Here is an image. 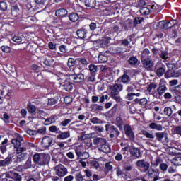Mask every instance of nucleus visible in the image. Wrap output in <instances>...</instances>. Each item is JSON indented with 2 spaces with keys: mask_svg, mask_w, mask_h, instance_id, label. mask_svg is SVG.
Segmentation results:
<instances>
[{
  "mask_svg": "<svg viewBox=\"0 0 181 181\" xmlns=\"http://www.w3.org/2000/svg\"><path fill=\"white\" fill-rule=\"evenodd\" d=\"M49 131L50 132H57L58 131H59V129L57 128V127L53 125V126L49 127Z\"/></svg>",
  "mask_w": 181,
  "mask_h": 181,
  "instance_id": "obj_56",
  "label": "nucleus"
},
{
  "mask_svg": "<svg viewBox=\"0 0 181 181\" xmlns=\"http://www.w3.org/2000/svg\"><path fill=\"white\" fill-rule=\"evenodd\" d=\"M3 118L4 119L5 124H9V118L11 117H9V115H8V113H5L3 115Z\"/></svg>",
  "mask_w": 181,
  "mask_h": 181,
  "instance_id": "obj_61",
  "label": "nucleus"
},
{
  "mask_svg": "<svg viewBox=\"0 0 181 181\" xmlns=\"http://www.w3.org/2000/svg\"><path fill=\"white\" fill-rule=\"evenodd\" d=\"M158 26L160 29H166V21H161L158 23Z\"/></svg>",
  "mask_w": 181,
  "mask_h": 181,
  "instance_id": "obj_52",
  "label": "nucleus"
},
{
  "mask_svg": "<svg viewBox=\"0 0 181 181\" xmlns=\"http://www.w3.org/2000/svg\"><path fill=\"white\" fill-rule=\"evenodd\" d=\"M54 170L56 172V175H57V176L59 177H64V176L67 175V168H66V167L62 164L57 165L54 168Z\"/></svg>",
  "mask_w": 181,
  "mask_h": 181,
  "instance_id": "obj_4",
  "label": "nucleus"
},
{
  "mask_svg": "<svg viewBox=\"0 0 181 181\" xmlns=\"http://www.w3.org/2000/svg\"><path fill=\"white\" fill-rule=\"evenodd\" d=\"M57 138V139H67V138H70V132H59Z\"/></svg>",
  "mask_w": 181,
  "mask_h": 181,
  "instance_id": "obj_23",
  "label": "nucleus"
},
{
  "mask_svg": "<svg viewBox=\"0 0 181 181\" xmlns=\"http://www.w3.org/2000/svg\"><path fill=\"white\" fill-rule=\"evenodd\" d=\"M90 165L95 168V169H98V168H100V163H98L96 160L91 161Z\"/></svg>",
  "mask_w": 181,
  "mask_h": 181,
  "instance_id": "obj_55",
  "label": "nucleus"
},
{
  "mask_svg": "<svg viewBox=\"0 0 181 181\" xmlns=\"http://www.w3.org/2000/svg\"><path fill=\"white\" fill-rule=\"evenodd\" d=\"M128 62L130 66H136L138 64V58L136 57H131Z\"/></svg>",
  "mask_w": 181,
  "mask_h": 181,
  "instance_id": "obj_33",
  "label": "nucleus"
},
{
  "mask_svg": "<svg viewBox=\"0 0 181 181\" xmlns=\"http://www.w3.org/2000/svg\"><path fill=\"white\" fill-rule=\"evenodd\" d=\"M139 11L141 15H146V16L149 15V13H151V10H149L148 7H141Z\"/></svg>",
  "mask_w": 181,
  "mask_h": 181,
  "instance_id": "obj_38",
  "label": "nucleus"
},
{
  "mask_svg": "<svg viewBox=\"0 0 181 181\" xmlns=\"http://www.w3.org/2000/svg\"><path fill=\"white\" fill-rule=\"evenodd\" d=\"M42 143L45 148H49V146H52V144H53V139L51 137H45L42 139Z\"/></svg>",
  "mask_w": 181,
  "mask_h": 181,
  "instance_id": "obj_22",
  "label": "nucleus"
},
{
  "mask_svg": "<svg viewBox=\"0 0 181 181\" xmlns=\"http://www.w3.org/2000/svg\"><path fill=\"white\" fill-rule=\"evenodd\" d=\"M130 153L132 156L134 158H141V150L138 148L133 147L130 149Z\"/></svg>",
  "mask_w": 181,
  "mask_h": 181,
  "instance_id": "obj_19",
  "label": "nucleus"
},
{
  "mask_svg": "<svg viewBox=\"0 0 181 181\" xmlns=\"http://www.w3.org/2000/svg\"><path fill=\"white\" fill-rule=\"evenodd\" d=\"M68 13L69 12L67 11V10L64 8L58 9L55 12L56 16H58L59 18H64V16H67Z\"/></svg>",
  "mask_w": 181,
  "mask_h": 181,
  "instance_id": "obj_21",
  "label": "nucleus"
},
{
  "mask_svg": "<svg viewBox=\"0 0 181 181\" xmlns=\"http://www.w3.org/2000/svg\"><path fill=\"white\" fill-rule=\"evenodd\" d=\"M93 144L94 145H97L98 149H100L102 146H104L105 144H107V140L101 137H97L93 139Z\"/></svg>",
  "mask_w": 181,
  "mask_h": 181,
  "instance_id": "obj_15",
  "label": "nucleus"
},
{
  "mask_svg": "<svg viewBox=\"0 0 181 181\" xmlns=\"http://www.w3.org/2000/svg\"><path fill=\"white\" fill-rule=\"evenodd\" d=\"M105 175H108V173L110 172V170H112V166L111 165V163H105Z\"/></svg>",
  "mask_w": 181,
  "mask_h": 181,
  "instance_id": "obj_45",
  "label": "nucleus"
},
{
  "mask_svg": "<svg viewBox=\"0 0 181 181\" xmlns=\"http://www.w3.org/2000/svg\"><path fill=\"white\" fill-rule=\"evenodd\" d=\"M173 163L176 166H181V157L177 156L173 158Z\"/></svg>",
  "mask_w": 181,
  "mask_h": 181,
  "instance_id": "obj_43",
  "label": "nucleus"
},
{
  "mask_svg": "<svg viewBox=\"0 0 181 181\" xmlns=\"http://www.w3.org/2000/svg\"><path fill=\"white\" fill-rule=\"evenodd\" d=\"M141 95V93H128L126 98L131 101L132 100H134V97H139Z\"/></svg>",
  "mask_w": 181,
  "mask_h": 181,
  "instance_id": "obj_31",
  "label": "nucleus"
},
{
  "mask_svg": "<svg viewBox=\"0 0 181 181\" xmlns=\"http://www.w3.org/2000/svg\"><path fill=\"white\" fill-rule=\"evenodd\" d=\"M0 10L3 11H8V5L4 1L0 2Z\"/></svg>",
  "mask_w": 181,
  "mask_h": 181,
  "instance_id": "obj_49",
  "label": "nucleus"
},
{
  "mask_svg": "<svg viewBox=\"0 0 181 181\" xmlns=\"http://www.w3.org/2000/svg\"><path fill=\"white\" fill-rule=\"evenodd\" d=\"M93 110H95V111H98V112L104 111V106H103V105H100L98 104H95V105H93Z\"/></svg>",
  "mask_w": 181,
  "mask_h": 181,
  "instance_id": "obj_46",
  "label": "nucleus"
},
{
  "mask_svg": "<svg viewBox=\"0 0 181 181\" xmlns=\"http://www.w3.org/2000/svg\"><path fill=\"white\" fill-rule=\"evenodd\" d=\"M78 62H79L81 64H83V66L88 65V61H87V59H86L85 58H78Z\"/></svg>",
  "mask_w": 181,
  "mask_h": 181,
  "instance_id": "obj_51",
  "label": "nucleus"
},
{
  "mask_svg": "<svg viewBox=\"0 0 181 181\" xmlns=\"http://www.w3.org/2000/svg\"><path fill=\"white\" fill-rule=\"evenodd\" d=\"M174 132H175V134H177V135H180L181 136V126L175 127Z\"/></svg>",
  "mask_w": 181,
  "mask_h": 181,
  "instance_id": "obj_62",
  "label": "nucleus"
},
{
  "mask_svg": "<svg viewBox=\"0 0 181 181\" xmlns=\"http://www.w3.org/2000/svg\"><path fill=\"white\" fill-rule=\"evenodd\" d=\"M75 65H76V60H74V59L73 58H69L68 59L67 66L69 67H74Z\"/></svg>",
  "mask_w": 181,
  "mask_h": 181,
  "instance_id": "obj_48",
  "label": "nucleus"
},
{
  "mask_svg": "<svg viewBox=\"0 0 181 181\" xmlns=\"http://www.w3.org/2000/svg\"><path fill=\"white\" fill-rule=\"evenodd\" d=\"M149 128L151 129H156L157 131H162L163 129V127L160 124H158L155 122H152L149 124Z\"/></svg>",
  "mask_w": 181,
  "mask_h": 181,
  "instance_id": "obj_26",
  "label": "nucleus"
},
{
  "mask_svg": "<svg viewBox=\"0 0 181 181\" xmlns=\"http://www.w3.org/2000/svg\"><path fill=\"white\" fill-rule=\"evenodd\" d=\"M85 6L90 8V9H97L98 5H97V0H86Z\"/></svg>",
  "mask_w": 181,
  "mask_h": 181,
  "instance_id": "obj_16",
  "label": "nucleus"
},
{
  "mask_svg": "<svg viewBox=\"0 0 181 181\" xmlns=\"http://www.w3.org/2000/svg\"><path fill=\"white\" fill-rule=\"evenodd\" d=\"M75 152L76 156H78V158L79 159H87V158H88V153L87 152H81V150L78 148L75 149Z\"/></svg>",
  "mask_w": 181,
  "mask_h": 181,
  "instance_id": "obj_17",
  "label": "nucleus"
},
{
  "mask_svg": "<svg viewBox=\"0 0 181 181\" xmlns=\"http://www.w3.org/2000/svg\"><path fill=\"white\" fill-rule=\"evenodd\" d=\"M43 64L50 67L53 64V59L52 58H44Z\"/></svg>",
  "mask_w": 181,
  "mask_h": 181,
  "instance_id": "obj_36",
  "label": "nucleus"
},
{
  "mask_svg": "<svg viewBox=\"0 0 181 181\" xmlns=\"http://www.w3.org/2000/svg\"><path fill=\"white\" fill-rule=\"evenodd\" d=\"M127 93H139V90L136 88L135 83H132V85H128L126 89Z\"/></svg>",
  "mask_w": 181,
  "mask_h": 181,
  "instance_id": "obj_25",
  "label": "nucleus"
},
{
  "mask_svg": "<svg viewBox=\"0 0 181 181\" xmlns=\"http://www.w3.org/2000/svg\"><path fill=\"white\" fill-rule=\"evenodd\" d=\"M76 34L79 39H86L87 37V30L86 29L78 30Z\"/></svg>",
  "mask_w": 181,
  "mask_h": 181,
  "instance_id": "obj_24",
  "label": "nucleus"
},
{
  "mask_svg": "<svg viewBox=\"0 0 181 181\" xmlns=\"http://www.w3.org/2000/svg\"><path fill=\"white\" fill-rule=\"evenodd\" d=\"M16 138L11 139V144L14 146V149L18 155L25 152L28 149V146L30 148H35V144L33 143H25L23 142V137L19 134H15Z\"/></svg>",
  "mask_w": 181,
  "mask_h": 181,
  "instance_id": "obj_1",
  "label": "nucleus"
},
{
  "mask_svg": "<svg viewBox=\"0 0 181 181\" xmlns=\"http://www.w3.org/2000/svg\"><path fill=\"white\" fill-rule=\"evenodd\" d=\"M149 49H144L141 57V60H144L146 59H149Z\"/></svg>",
  "mask_w": 181,
  "mask_h": 181,
  "instance_id": "obj_35",
  "label": "nucleus"
},
{
  "mask_svg": "<svg viewBox=\"0 0 181 181\" xmlns=\"http://www.w3.org/2000/svg\"><path fill=\"white\" fill-rule=\"evenodd\" d=\"M27 110L28 111V112H30V114H33V112H35V111H36V107H35V105L28 103L27 105Z\"/></svg>",
  "mask_w": 181,
  "mask_h": 181,
  "instance_id": "obj_39",
  "label": "nucleus"
},
{
  "mask_svg": "<svg viewBox=\"0 0 181 181\" xmlns=\"http://www.w3.org/2000/svg\"><path fill=\"white\" fill-rule=\"evenodd\" d=\"M1 49L4 53H9L11 52V48L8 46H1Z\"/></svg>",
  "mask_w": 181,
  "mask_h": 181,
  "instance_id": "obj_57",
  "label": "nucleus"
},
{
  "mask_svg": "<svg viewBox=\"0 0 181 181\" xmlns=\"http://www.w3.org/2000/svg\"><path fill=\"white\" fill-rule=\"evenodd\" d=\"M111 131L113 132V134H115L117 136H118L120 134L119 131H118V129L115 128V126L111 127Z\"/></svg>",
  "mask_w": 181,
  "mask_h": 181,
  "instance_id": "obj_58",
  "label": "nucleus"
},
{
  "mask_svg": "<svg viewBox=\"0 0 181 181\" xmlns=\"http://www.w3.org/2000/svg\"><path fill=\"white\" fill-rule=\"evenodd\" d=\"M90 122L92 124H104V121L98 119V117H93L90 119Z\"/></svg>",
  "mask_w": 181,
  "mask_h": 181,
  "instance_id": "obj_44",
  "label": "nucleus"
},
{
  "mask_svg": "<svg viewBox=\"0 0 181 181\" xmlns=\"http://www.w3.org/2000/svg\"><path fill=\"white\" fill-rule=\"evenodd\" d=\"M156 74L158 77H162L163 74H165V71H166V66L163 64H162L160 62H158L156 65Z\"/></svg>",
  "mask_w": 181,
  "mask_h": 181,
  "instance_id": "obj_9",
  "label": "nucleus"
},
{
  "mask_svg": "<svg viewBox=\"0 0 181 181\" xmlns=\"http://www.w3.org/2000/svg\"><path fill=\"white\" fill-rule=\"evenodd\" d=\"M164 76L165 78H170V77H173V78H177V77L181 76V72L180 71H173V69H168L165 73Z\"/></svg>",
  "mask_w": 181,
  "mask_h": 181,
  "instance_id": "obj_8",
  "label": "nucleus"
},
{
  "mask_svg": "<svg viewBox=\"0 0 181 181\" xmlns=\"http://www.w3.org/2000/svg\"><path fill=\"white\" fill-rule=\"evenodd\" d=\"M69 18L71 22H77L79 19L78 14H77V13H71L69 14Z\"/></svg>",
  "mask_w": 181,
  "mask_h": 181,
  "instance_id": "obj_30",
  "label": "nucleus"
},
{
  "mask_svg": "<svg viewBox=\"0 0 181 181\" xmlns=\"http://www.w3.org/2000/svg\"><path fill=\"white\" fill-rule=\"evenodd\" d=\"M136 166L139 168H141L146 172L149 169L151 164L148 162H145V160H139L136 163Z\"/></svg>",
  "mask_w": 181,
  "mask_h": 181,
  "instance_id": "obj_14",
  "label": "nucleus"
},
{
  "mask_svg": "<svg viewBox=\"0 0 181 181\" xmlns=\"http://www.w3.org/2000/svg\"><path fill=\"white\" fill-rule=\"evenodd\" d=\"M141 63L143 64V66L146 70H148V71H153V61L151 60V58H147L146 59H141Z\"/></svg>",
  "mask_w": 181,
  "mask_h": 181,
  "instance_id": "obj_6",
  "label": "nucleus"
},
{
  "mask_svg": "<svg viewBox=\"0 0 181 181\" xmlns=\"http://www.w3.org/2000/svg\"><path fill=\"white\" fill-rule=\"evenodd\" d=\"M70 122H71V119H64V121L61 122L60 125H62V127H67V125H69V124H70Z\"/></svg>",
  "mask_w": 181,
  "mask_h": 181,
  "instance_id": "obj_53",
  "label": "nucleus"
},
{
  "mask_svg": "<svg viewBox=\"0 0 181 181\" xmlns=\"http://www.w3.org/2000/svg\"><path fill=\"white\" fill-rule=\"evenodd\" d=\"M124 86L122 84H115L111 86L110 89L111 90L110 96L113 100H115L117 103H121V96H119V91H122Z\"/></svg>",
  "mask_w": 181,
  "mask_h": 181,
  "instance_id": "obj_3",
  "label": "nucleus"
},
{
  "mask_svg": "<svg viewBox=\"0 0 181 181\" xmlns=\"http://www.w3.org/2000/svg\"><path fill=\"white\" fill-rule=\"evenodd\" d=\"M6 177L8 179H13L14 181H22V176L17 173L13 171H9L6 175Z\"/></svg>",
  "mask_w": 181,
  "mask_h": 181,
  "instance_id": "obj_10",
  "label": "nucleus"
},
{
  "mask_svg": "<svg viewBox=\"0 0 181 181\" xmlns=\"http://www.w3.org/2000/svg\"><path fill=\"white\" fill-rule=\"evenodd\" d=\"M24 169H30L32 168V159L28 158L23 165Z\"/></svg>",
  "mask_w": 181,
  "mask_h": 181,
  "instance_id": "obj_42",
  "label": "nucleus"
},
{
  "mask_svg": "<svg viewBox=\"0 0 181 181\" xmlns=\"http://www.w3.org/2000/svg\"><path fill=\"white\" fill-rule=\"evenodd\" d=\"M111 42V37H106L103 39H99L95 41V43L99 46V47H104L106 45H108Z\"/></svg>",
  "mask_w": 181,
  "mask_h": 181,
  "instance_id": "obj_13",
  "label": "nucleus"
},
{
  "mask_svg": "<svg viewBox=\"0 0 181 181\" xmlns=\"http://www.w3.org/2000/svg\"><path fill=\"white\" fill-rule=\"evenodd\" d=\"M21 154H19L17 156L16 160L17 162H22V160H25V159H26V153H20Z\"/></svg>",
  "mask_w": 181,
  "mask_h": 181,
  "instance_id": "obj_40",
  "label": "nucleus"
},
{
  "mask_svg": "<svg viewBox=\"0 0 181 181\" xmlns=\"http://www.w3.org/2000/svg\"><path fill=\"white\" fill-rule=\"evenodd\" d=\"M33 160H34L35 163H37V165H40V166H45V165H49L50 156L45 153H35L33 156Z\"/></svg>",
  "mask_w": 181,
  "mask_h": 181,
  "instance_id": "obj_2",
  "label": "nucleus"
},
{
  "mask_svg": "<svg viewBox=\"0 0 181 181\" xmlns=\"http://www.w3.org/2000/svg\"><path fill=\"white\" fill-rule=\"evenodd\" d=\"M74 82L76 83H84V74H77L74 75Z\"/></svg>",
  "mask_w": 181,
  "mask_h": 181,
  "instance_id": "obj_20",
  "label": "nucleus"
},
{
  "mask_svg": "<svg viewBox=\"0 0 181 181\" xmlns=\"http://www.w3.org/2000/svg\"><path fill=\"white\" fill-rule=\"evenodd\" d=\"M118 108V105H115L108 112V114L110 115H115V114L117 112V110Z\"/></svg>",
  "mask_w": 181,
  "mask_h": 181,
  "instance_id": "obj_50",
  "label": "nucleus"
},
{
  "mask_svg": "<svg viewBox=\"0 0 181 181\" xmlns=\"http://www.w3.org/2000/svg\"><path fill=\"white\" fill-rule=\"evenodd\" d=\"M156 135V138L157 139V141H162V139H164V140L163 141V144H168L169 143V138L168 137V132H156L155 134Z\"/></svg>",
  "mask_w": 181,
  "mask_h": 181,
  "instance_id": "obj_5",
  "label": "nucleus"
},
{
  "mask_svg": "<svg viewBox=\"0 0 181 181\" xmlns=\"http://www.w3.org/2000/svg\"><path fill=\"white\" fill-rule=\"evenodd\" d=\"M54 104H57V100L54 98H50L48 100V105H54Z\"/></svg>",
  "mask_w": 181,
  "mask_h": 181,
  "instance_id": "obj_59",
  "label": "nucleus"
},
{
  "mask_svg": "<svg viewBox=\"0 0 181 181\" xmlns=\"http://www.w3.org/2000/svg\"><path fill=\"white\" fill-rule=\"evenodd\" d=\"M167 90H168V88H166V86L160 85V86L157 89V91L159 95H162L163 94H165V91H166Z\"/></svg>",
  "mask_w": 181,
  "mask_h": 181,
  "instance_id": "obj_32",
  "label": "nucleus"
},
{
  "mask_svg": "<svg viewBox=\"0 0 181 181\" xmlns=\"http://www.w3.org/2000/svg\"><path fill=\"white\" fill-rule=\"evenodd\" d=\"M159 56L160 59H163V60H168V59H170V54H169V52H168L166 50L161 51Z\"/></svg>",
  "mask_w": 181,
  "mask_h": 181,
  "instance_id": "obj_28",
  "label": "nucleus"
},
{
  "mask_svg": "<svg viewBox=\"0 0 181 181\" xmlns=\"http://www.w3.org/2000/svg\"><path fill=\"white\" fill-rule=\"evenodd\" d=\"M62 87L65 91H71L73 90V83L70 82V79H67L63 83Z\"/></svg>",
  "mask_w": 181,
  "mask_h": 181,
  "instance_id": "obj_18",
  "label": "nucleus"
},
{
  "mask_svg": "<svg viewBox=\"0 0 181 181\" xmlns=\"http://www.w3.org/2000/svg\"><path fill=\"white\" fill-rule=\"evenodd\" d=\"M12 40L16 43H21L22 42V37H21L15 36V37H13Z\"/></svg>",
  "mask_w": 181,
  "mask_h": 181,
  "instance_id": "obj_63",
  "label": "nucleus"
},
{
  "mask_svg": "<svg viewBox=\"0 0 181 181\" xmlns=\"http://www.w3.org/2000/svg\"><path fill=\"white\" fill-rule=\"evenodd\" d=\"M98 150L101 151V152H103L104 153H110V152H111V148H110V146L107 145V144H103V146H100Z\"/></svg>",
  "mask_w": 181,
  "mask_h": 181,
  "instance_id": "obj_27",
  "label": "nucleus"
},
{
  "mask_svg": "<svg viewBox=\"0 0 181 181\" xmlns=\"http://www.w3.org/2000/svg\"><path fill=\"white\" fill-rule=\"evenodd\" d=\"M130 70H126L124 71V74L121 76V81L124 84H129L131 83V77H129Z\"/></svg>",
  "mask_w": 181,
  "mask_h": 181,
  "instance_id": "obj_12",
  "label": "nucleus"
},
{
  "mask_svg": "<svg viewBox=\"0 0 181 181\" xmlns=\"http://www.w3.org/2000/svg\"><path fill=\"white\" fill-rule=\"evenodd\" d=\"M98 66L95 64H90L89 65V71H90L91 74H94V73H96Z\"/></svg>",
  "mask_w": 181,
  "mask_h": 181,
  "instance_id": "obj_47",
  "label": "nucleus"
},
{
  "mask_svg": "<svg viewBox=\"0 0 181 181\" xmlns=\"http://www.w3.org/2000/svg\"><path fill=\"white\" fill-rule=\"evenodd\" d=\"M124 134L130 139V141H134L135 139V134L132 128L129 124H125L124 127Z\"/></svg>",
  "mask_w": 181,
  "mask_h": 181,
  "instance_id": "obj_7",
  "label": "nucleus"
},
{
  "mask_svg": "<svg viewBox=\"0 0 181 181\" xmlns=\"http://www.w3.org/2000/svg\"><path fill=\"white\" fill-rule=\"evenodd\" d=\"M76 181H83V175L81 173H78L76 175Z\"/></svg>",
  "mask_w": 181,
  "mask_h": 181,
  "instance_id": "obj_64",
  "label": "nucleus"
},
{
  "mask_svg": "<svg viewBox=\"0 0 181 181\" xmlns=\"http://www.w3.org/2000/svg\"><path fill=\"white\" fill-rule=\"evenodd\" d=\"M144 21V18L141 17L135 18L134 20V25H139Z\"/></svg>",
  "mask_w": 181,
  "mask_h": 181,
  "instance_id": "obj_54",
  "label": "nucleus"
},
{
  "mask_svg": "<svg viewBox=\"0 0 181 181\" xmlns=\"http://www.w3.org/2000/svg\"><path fill=\"white\" fill-rule=\"evenodd\" d=\"M55 122H56V117L51 116L50 117L45 119V125H52V124H54Z\"/></svg>",
  "mask_w": 181,
  "mask_h": 181,
  "instance_id": "obj_29",
  "label": "nucleus"
},
{
  "mask_svg": "<svg viewBox=\"0 0 181 181\" xmlns=\"http://www.w3.org/2000/svg\"><path fill=\"white\" fill-rule=\"evenodd\" d=\"M99 67H100V70L102 73H107V71L108 70V66L101 65V66H99Z\"/></svg>",
  "mask_w": 181,
  "mask_h": 181,
  "instance_id": "obj_60",
  "label": "nucleus"
},
{
  "mask_svg": "<svg viewBox=\"0 0 181 181\" xmlns=\"http://www.w3.org/2000/svg\"><path fill=\"white\" fill-rule=\"evenodd\" d=\"M98 60L99 63H107L108 62V57L100 54L98 56Z\"/></svg>",
  "mask_w": 181,
  "mask_h": 181,
  "instance_id": "obj_34",
  "label": "nucleus"
},
{
  "mask_svg": "<svg viewBox=\"0 0 181 181\" xmlns=\"http://www.w3.org/2000/svg\"><path fill=\"white\" fill-rule=\"evenodd\" d=\"M141 134H142V135H144V136H146V138H148V139H153V138H155V136H153V134L148 132V131H146V130H142Z\"/></svg>",
  "mask_w": 181,
  "mask_h": 181,
  "instance_id": "obj_37",
  "label": "nucleus"
},
{
  "mask_svg": "<svg viewBox=\"0 0 181 181\" xmlns=\"http://www.w3.org/2000/svg\"><path fill=\"white\" fill-rule=\"evenodd\" d=\"M173 113V110H172L171 107H167L164 108V114H165L167 117H170Z\"/></svg>",
  "mask_w": 181,
  "mask_h": 181,
  "instance_id": "obj_41",
  "label": "nucleus"
},
{
  "mask_svg": "<svg viewBox=\"0 0 181 181\" xmlns=\"http://www.w3.org/2000/svg\"><path fill=\"white\" fill-rule=\"evenodd\" d=\"M13 162L12 157L8 156L6 158L1 157V160H0V168H7L9 165H11Z\"/></svg>",
  "mask_w": 181,
  "mask_h": 181,
  "instance_id": "obj_11",
  "label": "nucleus"
}]
</instances>
